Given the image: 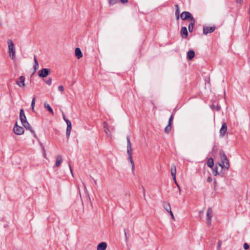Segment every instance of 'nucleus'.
<instances>
[{
	"label": "nucleus",
	"instance_id": "1",
	"mask_svg": "<svg viewBox=\"0 0 250 250\" xmlns=\"http://www.w3.org/2000/svg\"><path fill=\"white\" fill-rule=\"evenodd\" d=\"M8 52L9 57L13 61L16 58V48L13 42L11 40L7 41Z\"/></svg>",
	"mask_w": 250,
	"mask_h": 250
},
{
	"label": "nucleus",
	"instance_id": "2",
	"mask_svg": "<svg viewBox=\"0 0 250 250\" xmlns=\"http://www.w3.org/2000/svg\"><path fill=\"white\" fill-rule=\"evenodd\" d=\"M20 120L21 121V123L22 125L25 127V128L30 130V131L32 130V128L29 123L28 122L26 119V117L25 115L24 111L22 109H21L20 110Z\"/></svg>",
	"mask_w": 250,
	"mask_h": 250
},
{
	"label": "nucleus",
	"instance_id": "3",
	"mask_svg": "<svg viewBox=\"0 0 250 250\" xmlns=\"http://www.w3.org/2000/svg\"><path fill=\"white\" fill-rule=\"evenodd\" d=\"M30 79H16V84L21 88H24L30 84Z\"/></svg>",
	"mask_w": 250,
	"mask_h": 250
},
{
	"label": "nucleus",
	"instance_id": "4",
	"mask_svg": "<svg viewBox=\"0 0 250 250\" xmlns=\"http://www.w3.org/2000/svg\"><path fill=\"white\" fill-rule=\"evenodd\" d=\"M127 152L128 156V159L132 165L133 167H134V164L133 163V160L132 159V148H131V145L130 142V140L128 138H127Z\"/></svg>",
	"mask_w": 250,
	"mask_h": 250
},
{
	"label": "nucleus",
	"instance_id": "5",
	"mask_svg": "<svg viewBox=\"0 0 250 250\" xmlns=\"http://www.w3.org/2000/svg\"><path fill=\"white\" fill-rule=\"evenodd\" d=\"M220 159L222 162L221 164L225 168L228 169L229 167V164L226 155L224 153H221Z\"/></svg>",
	"mask_w": 250,
	"mask_h": 250
},
{
	"label": "nucleus",
	"instance_id": "6",
	"mask_svg": "<svg viewBox=\"0 0 250 250\" xmlns=\"http://www.w3.org/2000/svg\"><path fill=\"white\" fill-rule=\"evenodd\" d=\"M13 131L16 135H21L24 132V127L19 125L17 123H16L13 128Z\"/></svg>",
	"mask_w": 250,
	"mask_h": 250
},
{
	"label": "nucleus",
	"instance_id": "7",
	"mask_svg": "<svg viewBox=\"0 0 250 250\" xmlns=\"http://www.w3.org/2000/svg\"><path fill=\"white\" fill-rule=\"evenodd\" d=\"M213 215V210L211 208H208L207 210L206 220L207 223L209 226L211 223V219Z\"/></svg>",
	"mask_w": 250,
	"mask_h": 250
},
{
	"label": "nucleus",
	"instance_id": "8",
	"mask_svg": "<svg viewBox=\"0 0 250 250\" xmlns=\"http://www.w3.org/2000/svg\"><path fill=\"white\" fill-rule=\"evenodd\" d=\"M51 73L49 68H43L38 72V75L40 77L44 78L48 76Z\"/></svg>",
	"mask_w": 250,
	"mask_h": 250
},
{
	"label": "nucleus",
	"instance_id": "9",
	"mask_svg": "<svg viewBox=\"0 0 250 250\" xmlns=\"http://www.w3.org/2000/svg\"><path fill=\"white\" fill-rule=\"evenodd\" d=\"M223 168H225L221 164H216L214 168L213 169V175L216 176L219 174L222 170Z\"/></svg>",
	"mask_w": 250,
	"mask_h": 250
},
{
	"label": "nucleus",
	"instance_id": "10",
	"mask_svg": "<svg viewBox=\"0 0 250 250\" xmlns=\"http://www.w3.org/2000/svg\"><path fill=\"white\" fill-rule=\"evenodd\" d=\"M63 118L67 124L66 134L67 137H68L70 135V132L72 128V124L71 122L69 120L66 119L64 116H63Z\"/></svg>",
	"mask_w": 250,
	"mask_h": 250
},
{
	"label": "nucleus",
	"instance_id": "11",
	"mask_svg": "<svg viewBox=\"0 0 250 250\" xmlns=\"http://www.w3.org/2000/svg\"><path fill=\"white\" fill-rule=\"evenodd\" d=\"M227 125L226 123H223L221 128L219 130V133L221 137H224L227 131Z\"/></svg>",
	"mask_w": 250,
	"mask_h": 250
},
{
	"label": "nucleus",
	"instance_id": "12",
	"mask_svg": "<svg viewBox=\"0 0 250 250\" xmlns=\"http://www.w3.org/2000/svg\"><path fill=\"white\" fill-rule=\"evenodd\" d=\"M176 168L175 166H173L171 168V174L172 178L174 181V182L176 184L177 186L179 188V185L176 181Z\"/></svg>",
	"mask_w": 250,
	"mask_h": 250
},
{
	"label": "nucleus",
	"instance_id": "13",
	"mask_svg": "<svg viewBox=\"0 0 250 250\" xmlns=\"http://www.w3.org/2000/svg\"><path fill=\"white\" fill-rule=\"evenodd\" d=\"M107 247V243L103 242L99 243L96 247V250H106Z\"/></svg>",
	"mask_w": 250,
	"mask_h": 250
},
{
	"label": "nucleus",
	"instance_id": "14",
	"mask_svg": "<svg viewBox=\"0 0 250 250\" xmlns=\"http://www.w3.org/2000/svg\"><path fill=\"white\" fill-rule=\"evenodd\" d=\"M215 29V28L214 26L204 27L203 29V33L205 35H207L208 33H212L214 31Z\"/></svg>",
	"mask_w": 250,
	"mask_h": 250
},
{
	"label": "nucleus",
	"instance_id": "15",
	"mask_svg": "<svg viewBox=\"0 0 250 250\" xmlns=\"http://www.w3.org/2000/svg\"><path fill=\"white\" fill-rule=\"evenodd\" d=\"M181 17L184 20H185L188 18L190 19L191 20V19L193 18L192 17L191 14L188 12H183L181 15Z\"/></svg>",
	"mask_w": 250,
	"mask_h": 250
},
{
	"label": "nucleus",
	"instance_id": "16",
	"mask_svg": "<svg viewBox=\"0 0 250 250\" xmlns=\"http://www.w3.org/2000/svg\"><path fill=\"white\" fill-rule=\"evenodd\" d=\"M75 56L78 59H80L83 56L82 52L80 48L77 47L75 49Z\"/></svg>",
	"mask_w": 250,
	"mask_h": 250
},
{
	"label": "nucleus",
	"instance_id": "17",
	"mask_svg": "<svg viewBox=\"0 0 250 250\" xmlns=\"http://www.w3.org/2000/svg\"><path fill=\"white\" fill-rule=\"evenodd\" d=\"M62 162V158L61 155H58L56 157L55 166L59 167Z\"/></svg>",
	"mask_w": 250,
	"mask_h": 250
},
{
	"label": "nucleus",
	"instance_id": "18",
	"mask_svg": "<svg viewBox=\"0 0 250 250\" xmlns=\"http://www.w3.org/2000/svg\"><path fill=\"white\" fill-rule=\"evenodd\" d=\"M181 34L183 38H186L188 36V33L186 27H183L181 29Z\"/></svg>",
	"mask_w": 250,
	"mask_h": 250
},
{
	"label": "nucleus",
	"instance_id": "19",
	"mask_svg": "<svg viewBox=\"0 0 250 250\" xmlns=\"http://www.w3.org/2000/svg\"><path fill=\"white\" fill-rule=\"evenodd\" d=\"M104 132L108 135L110 134V129H109V126L108 125L104 122Z\"/></svg>",
	"mask_w": 250,
	"mask_h": 250
},
{
	"label": "nucleus",
	"instance_id": "20",
	"mask_svg": "<svg viewBox=\"0 0 250 250\" xmlns=\"http://www.w3.org/2000/svg\"><path fill=\"white\" fill-rule=\"evenodd\" d=\"M195 56V53L193 50H190L187 53V57L188 58L191 60H192Z\"/></svg>",
	"mask_w": 250,
	"mask_h": 250
},
{
	"label": "nucleus",
	"instance_id": "21",
	"mask_svg": "<svg viewBox=\"0 0 250 250\" xmlns=\"http://www.w3.org/2000/svg\"><path fill=\"white\" fill-rule=\"evenodd\" d=\"M191 22L188 25V30L190 32H192L193 29V26L194 24V20L193 18L191 19Z\"/></svg>",
	"mask_w": 250,
	"mask_h": 250
},
{
	"label": "nucleus",
	"instance_id": "22",
	"mask_svg": "<svg viewBox=\"0 0 250 250\" xmlns=\"http://www.w3.org/2000/svg\"><path fill=\"white\" fill-rule=\"evenodd\" d=\"M164 207L165 208V209L167 210V211L168 212H171V207H170L169 203H165L164 205Z\"/></svg>",
	"mask_w": 250,
	"mask_h": 250
},
{
	"label": "nucleus",
	"instance_id": "23",
	"mask_svg": "<svg viewBox=\"0 0 250 250\" xmlns=\"http://www.w3.org/2000/svg\"><path fill=\"white\" fill-rule=\"evenodd\" d=\"M214 165V162L212 158H209L207 161V165L210 167H212Z\"/></svg>",
	"mask_w": 250,
	"mask_h": 250
},
{
	"label": "nucleus",
	"instance_id": "24",
	"mask_svg": "<svg viewBox=\"0 0 250 250\" xmlns=\"http://www.w3.org/2000/svg\"><path fill=\"white\" fill-rule=\"evenodd\" d=\"M44 106L45 108H47L50 113L53 114V111L52 108L47 103L45 102L44 103Z\"/></svg>",
	"mask_w": 250,
	"mask_h": 250
},
{
	"label": "nucleus",
	"instance_id": "25",
	"mask_svg": "<svg viewBox=\"0 0 250 250\" xmlns=\"http://www.w3.org/2000/svg\"><path fill=\"white\" fill-rule=\"evenodd\" d=\"M171 125H168L165 129V131L166 133H169L171 130Z\"/></svg>",
	"mask_w": 250,
	"mask_h": 250
},
{
	"label": "nucleus",
	"instance_id": "26",
	"mask_svg": "<svg viewBox=\"0 0 250 250\" xmlns=\"http://www.w3.org/2000/svg\"><path fill=\"white\" fill-rule=\"evenodd\" d=\"M35 100L36 98L34 97L33 98L32 102H31V107L32 110L34 109L35 104Z\"/></svg>",
	"mask_w": 250,
	"mask_h": 250
},
{
	"label": "nucleus",
	"instance_id": "27",
	"mask_svg": "<svg viewBox=\"0 0 250 250\" xmlns=\"http://www.w3.org/2000/svg\"><path fill=\"white\" fill-rule=\"evenodd\" d=\"M109 3L110 4H114L116 3L118 1H119V0H108Z\"/></svg>",
	"mask_w": 250,
	"mask_h": 250
},
{
	"label": "nucleus",
	"instance_id": "28",
	"mask_svg": "<svg viewBox=\"0 0 250 250\" xmlns=\"http://www.w3.org/2000/svg\"><path fill=\"white\" fill-rule=\"evenodd\" d=\"M176 7L177 8V10H176V14L177 15H176L177 19L178 20L179 19V7H178V5H176Z\"/></svg>",
	"mask_w": 250,
	"mask_h": 250
},
{
	"label": "nucleus",
	"instance_id": "29",
	"mask_svg": "<svg viewBox=\"0 0 250 250\" xmlns=\"http://www.w3.org/2000/svg\"><path fill=\"white\" fill-rule=\"evenodd\" d=\"M45 83L48 85H50L51 84V79H46Z\"/></svg>",
	"mask_w": 250,
	"mask_h": 250
},
{
	"label": "nucleus",
	"instance_id": "30",
	"mask_svg": "<svg viewBox=\"0 0 250 250\" xmlns=\"http://www.w3.org/2000/svg\"><path fill=\"white\" fill-rule=\"evenodd\" d=\"M244 249L246 250H247L249 249V246L247 243H244L243 245Z\"/></svg>",
	"mask_w": 250,
	"mask_h": 250
},
{
	"label": "nucleus",
	"instance_id": "31",
	"mask_svg": "<svg viewBox=\"0 0 250 250\" xmlns=\"http://www.w3.org/2000/svg\"><path fill=\"white\" fill-rule=\"evenodd\" d=\"M172 119H173L172 116H171V117H170V118L169 119L168 125H171L172 122Z\"/></svg>",
	"mask_w": 250,
	"mask_h": 250
},
{
	"label": "nucleus",
	"instance_id": "32",
	"mask_svg": "<svg viewBox=\"0 0 250 250\" xmlns=\"http://www.w3.org/2000/svg\"><path fill=\"white\" fill-rule=\"evenodd\" d=\"M58 89L61 91V92H62L63 91V87L62 85H60L59 87H58Z\"/></svg>",
	"mask_w": 250,
	"mask_h": 250
},
{
	"label": "nucleus",
	"instance_id": "33",
	"mask_svg": "<svg viewBox=\"0 0 250 250\" xmlns=\"http://www.w3.org/2000/svg\"><path fill=\"white\" fill-rule=\"evenodd\" d=\"M169 213H170V215H171V218H172V219H173V220H175V217H174V215H173V213H172V211H171V212H169Z\"/></svg>",
	"mask_w": 250,
	"mask_h": 250
},
{
	"label": "nucleus",
	"instance_id": "34",
	"mask_svg": "<svg viewBox=\"0 0 250 250\" xmlns=\"http://www.w3.org/2000/svg\"><path fill=\"white\" fill-rule=\"evenodd\" d=\"M34 61H35L36 66H37V67H39L38 62L36 58L34 59Z\"/></svg>",
	"mask_w": 250,
	"mask_h": 250
},
{
	"label": "nucleus",
	"instance_id": "35",
	"mask_svg": "<svg viewBox=\"0 0 250 250\" xmlns=\"http://www.w3.org/2000/svg\"><path fill=\"white\" fill-rule=\"evenodd\" d=\"M122 3H125L128 1V0H119Z\"/></svg>",
	"mask_w": 250,
	"mask_h": 250
},
{
	"label": "nucleus",
	"instance_id": "36",
	"mask_svg": "<svg viewBox=\"0 0 250 250\" xmlns=\"http://www.w3.org/2000/svg\"><path fill=\"white\" fill-rule=\"evenodd\" d=\"M236 2L238 3H242L243 2V0H236Z\"/></svg>",
	"mask_w": 250,
	"mask_h": 250
},
{
	"label": "nucleus",
	"instance_id": "37",
	"mask_svg": "<svg viewBox=\"0 0 250 250\" xmlns=\"http://www.w3.org/2000/svg\"><path fill=\"white\" fill-rule=\"evenodd\" d=\"M221 245V242L220 241V242H218V245L219 247H220Z\"/></svg>",
	"mask_w": 250,
	"mask_h": 250
},
{
	"label": "nucleus",
	"instance_id": "38",
	"mask_svg": "<svg viewBox=\"0 0 250 250\" xmlns=\"http://www.w3.org/2000/svg\"><path fill=\"white\" fill-rule=\"evenodd\" d=\"M38 67H37V66H36V64H35V70H36V69H38Z\"/></svg>",
	"mask_w": 250,
	"mask_h": 250
}]
</instances>
